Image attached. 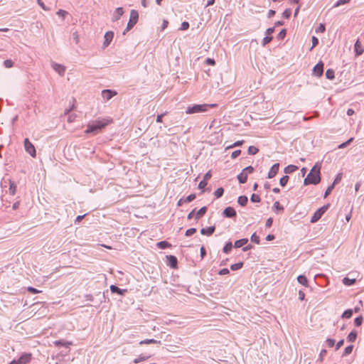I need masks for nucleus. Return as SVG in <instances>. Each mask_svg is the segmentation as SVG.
<instances>
[{
  "mask_svg": "<svg viewBox=\"0 0 364 364\" xmlns=\"http://www.w3.org/2000/svg\"><path fill=\"white\" fill-rule=\"evenodd\" d=\"M272 223H273V219L272 218H269L266 220L265 226L267 228H270L272 225Z\"/></svg>",
  "mask_w": 364,
  "mask_h": 364,
  "instance_id": "338daca9",
  "label": "nucleus"
},
{
  "mask_svg": "<svg viewBox=\"0 0 364 364\" xmlns=\"http://www.w3.org/2000/svg\"><path fill=\"white\" fill-rule=\"evenodd\" d=\"M320 171H321V166L318 164V163H316L311 169L310 172L307 175V176L305 178L304 181V184L305 186L309 185V184H314L316 185L318 184L321 181V176H320Z\"/></svg>",
  "mask_w": 364,
  "mask_h": 364,
  "instance_id": "f257e3e1",
  "label": "nucleus"
},
{
  "mask_svg": "<svg viewBox=\"0 0 364 364\" xmlns=\"http://www.w3.org/2000/svg\"><path fill=\"white\" fill-rule=\"evenodd\" d=\"M291 11L290 9H287L284 10V11L282 14V16L285 18H289L291 16Z\"/></svg>",
  "mask_w": 364,
  "mask_h": 364,
  "instance_id": "09e8293b",
  "label": "nucleus"
},
{
  "mask_svg": "<svg viewBox=\"0 0 364 364\" xmlns=\"http://www.w3.org/2000/svg\"><path fill=\"white\" fill-rule=\"evenodd\" d=\"M123 14L124 10L122 7L117 8L112 14V21L115 22L118 21L120 18V17L123 15Z\"/></svg>",
  "mask_w": 364,
  "mask_h": 364,
  "instance_id": "1a4fd4ad",
  "label": "nucleus"
},
{
  "mask_svg": "<svg viewBox=\"0 0 364 364\" xmlns=\"http://www.w3.org/2000/svg\"><path fill=\"white\" fill-rule=\"evenodd\" d=\"M250 200L252 203H259L260 201V197L258 195L253 193L251 196Z\"/></svg>",
  "mask_w": 364,
  "mask_h": 364,
  "instance_id": "37998d69",
  "label": "nucleus"
},
{
  "mask_svg": "<svg viewBox=\"0 0 364 364\" xmlns=\"http://www.w3.org/2000/svg\"><path fill=\"white\" fill-rule=\"evenodd\" d=\"M196 232V228H192L186 231L185 235L189 237Z\"/></svg>",
  "mask_w": 364,
  "mask_h": 364,
  "instance_id": "49530a36",
  "label": "nucleus"
},
{
  "mask_svg": "<svg viewBox=\"0 0 364 364\" xmlns=\"http://www.w3.org/2000/svg\"><path fill=\"white\" fill-rule=\"evenodd\" d=\"M273 209H275L277 210H284V208L283 206H282L279 203V201H276L274 203V205H273Z\"/></svg>",
  "mask_w": 364,
  "mask_h": 364,
  "instance_id": "3c124183",
  "label": "nucleus"
},
{
  "mask_svg": "<svg viewBox=\"0 0 364 364\" xmlns=\"http://www.w3.org/2000/svg\"><path fill=\"white\" fill-rule=\"evenodd\" d=\"M311 41L312 46L311 47L310 50H311L315 46H316L318 44V39L315 36H312Z\"/></svg>",
  "mask_w": 364,
  "mask_h": 364,
  "instance_id": "de8ad7c7",
  "label": "nucleus"
},
{
  "mask_svg": "<svg viewBox=\"0 0 364 364\" xmlns=\"http://www.w3.org/2000/svg\"><path fill=\"white\" fill-rule=\"evenodd\" d=\"M72 36H73V38L75 41V43H79V35H78L77 32V31L73 32Z\"/></svg>",
  "mask_w": 364,
  "mask_h": 364,
  "instance_id": "e2e57ef3",
  "label": "nucleus"
},
{
  "mask_svg": "<svg viewBox=\"0 0 364 364\" xmlns=\"http://www.w3.org/2000/svg\"><path fill=\"white\" fill-rule=\"evenodd\" d=\"M351 0H338L336 4L333 5V8H336V7H338L341 5H343V4H348L350 1Z\"/></svg>",
  "mask_w": 364,
  "mask_h": 364,
  "instance_id": "4c0bfd02",
  "label": "nucleus"
},
{
  "mask_svg": "<svg viewBox=\"0 0 364 364\" xmlns=\"http://www.w3.org/2000/svg\"><path fill=\"white\" fill-rule=\"evenodd\" d=\"M237 179L240 183H245L247 182V176L245 173L242 171L238 176Z\"/></svg>",
  "mask_w": 364,
  "mask_h": 364,
  "instance_id": "5701e85b",
  "label": "nucleus"
},
{
  "mask_svg": "<svg viewBox=\"0 0 364 364\" xmlns=\"http://www.w3.org/2000/svg\"><path fill=\"white\" fill-rule=\"evenodd\" d=\"M251 241L255 242L256 244L259 243V237L256 235V233H253L251 236Z\"/></svg>",
  "mask_w": 364,
  "mask_h": 364,
  "instance_id": "8fccbe9b",
  "label": "nucleus"
},
{
  "mask_svg": "<svg viewBox=\"0 0 364 364\" xmlns=\"http://www.w3.org/2000/svg\"><path fill=\"white\" fill-rule=\"evenodd\" d=\"M272 40V36H266L263 38L262 40V46H264L265 45H267V43H269V42H271Z\"/></svg>",
  "mask_w": 364,
  "mask_h": 364,
  "instance_id": "864d4df0",
  "label": "nucleus"
},
{
  "mask_svg": "<svg viewBox=\"0 0 364 364\" xmlns=\"http://www.w3.org/2000/svg\"><path fill=\"white\" fill-rule=\"evenodd\" d=\"M166 259H167L168 264L171 267L176 268L177 267L178 259L175 256L168 255V256H166Z\"/></svg>",
  "mask_w": 364,
  "mask_h": 364,
  "instance_id": "4468645a",
  "label": "nucleus"
},
{
  "mask_svg": "<svg viewBox=\"0 0 364 364\" xmlns=\"http://www.w3.org/2000/svg\"><path fill=\"white\" fill-rule=\"evenodd\" d=\"M334 187H335L334 184H331V186H329L327 188V189L326 190L325 193H324V198H326L328 195L331 194V193L332 192Z\"/></svg>",
  "mask_w": 364,
  "mask_h": 364,
  "instance_id": "79ce46f5",
  "label": "nucleus"
},
{
  "mask_svg": "<svg viewBox=\"0 0 364 364\" xmlns=\"http://www.w3.org/2000/svg\"><path fill=\"white\" fill-rule=\"evenodd\" d=\"M279 164L277 163V164H274L270 168L269 173H268V178H274L277 172H278V170H279Z\"/></svg>",
  "mask_w": 364,
  "mask_h": 364,
  "instance_id": "ddd939ff",
  "label": "nucleus"
},
{
  "mask_svg": "<svg viewBox=\"0 0 364 364\" xmlns=\"http://www.w3.org/2000/svg\"><path fill=\"white\" fill-rule=\"evenodd\" d=\"M207 186V182L205 181V180H202L199 184H198V188L200 189H203L204 188L205 186Z\"/></svg>",
  "mask_w": 364,
  "mask_h": 364,
  "instance_id": "774afa93",
  "label": "nucleus"
},
{
  "mask_svg": "<svg viewBox=\"0 0 364 364\" xmlns=\"http://www.w3.org/2000/svg\"><path fill=\"white\" fill-rule=\"evenodd\" d=\"M215 104L193 105L187 107L186 113L188 114L207 112L208 108L215 107Z\"/></svg>",
  "mask_w": 364,
  "mask_h": 364,
  "instance_id": "7ed1b4c3",
  "label": "nucleus"
},
{
  "mask_svg": "<svg viewBox=\"0 0 364 364\" xmlns=\"http://www.w3.org/2000/svg\"><path fill=\"white\" fill-rule=\"evenodd\" d=\"M330 205H324L321 208H318L313 215L311 218V223H314L317 222L321 216L324 214V213L328 209Z\"/></svg>",
  "mask_w": 364,
  "mask_h": 364,
  "instance_id": "39448f33",
  "label": "nucleus"
},
{
  "mask_svg": "<svg viewBox=\"0 0 364 364\" xmlns=\"http://www.w3.org/2000/svg\"><path fill=\"white\" fill-rule=\"evenodd\" d=\"M24 148L26 151L31 156L35 157L36 156V149L33 144L29 141L28 139H25L24 141Z\"/></svg>",
  "mask_w": 364,
  "mask_h": 364,
  "instance_id": "0eeeda50",
  "label": "nucleus"
},
{
  "mask_svg": "<svg viewBox=\"0 0 364 364\" xmlns=\"http://www.w3.org/2000/svg\"><path fill=\"white\" fill-rule=\"evenodd\" d=\"M363 318L361 316L355 318L354 320L355 325L356 326H360L363 323Z\"/></svg>",
  "mask_w": 364,
  "mask_h": 364,
  "instance_id": "a18cd8bd",
  "label": "nucleus"
},
{
  "mask_svg": "<svg viewBox=\"0 0 364 364\" xmlns=\"http://www.w3.org/2000/svg\"><path fill=\"white\" fill-rule=\"evenodd\" d=\"M207 211V208L205 206L202 207L199 209L196 213L195 218L196 220H199L201 217H203Z\"/></svg>",
  "mask_w": 364,
  "mask_h": 364,
  "instance_id": "6ab92c4d",
  "label": "nucleus"
},
{
  "mask_svg": "<svg viewBox=\"0 0 364 364\" xmlns=\"http://www.w3.org/2000/svg\"><path fill=\"white\" fill-rule=\"evenodd\" d=\"M230 273V271L228 268H223L220 270L219 274L220 275H225Z\"/></svg>",
  "mask_w": 364,
  "mask_h": 364,
  "instance_id": "69168bd1",
  "label": "nucleus"
},
{
  "mask_svg": "<svg viewBox=\"0 0 364 364\" xmlns=\"http://www.w3.org/2000/svg\"><path fill=\"white\" fill-rule=\"evenodd\" d=\"M114 37V33L112 31H107L105 34V41L103 43V47L106 48L107 47L111 41H112Z\"/></svg>",
  "mask_w": 364,
  "mask_h": 364,
  "instance_id": "9b49d317",
  "label": "nucleus"
},
{
  "mask_svg": "<svg viewBox=\"0 0 364 364\" xmlns=\"http://www.w3.org/2000/svg\"><path fill=\"white\" fill-rule=\"evenodd\" d=\"M223 193H224V189L220 187V188H218V189H216L215 191L214 196L217 198H220L223 195Z\"/></svg>",
  "mask_w": 364,
  "mask_h": 364,
  "instance_id": "f704fd0d",
  "label": "nucleus"
},
{
  "mask_svg": "<svg viewBox=\"0 0 364 364\" xmlns=\"http://www.w3.org/2000/svg\"><path fill=\"white\" fill-rule=\"evenodd\" d=\"M152 343H159V344H160L161 341L155 340V339H146V340H144V341H141L139 342V345L152 344Z\"/></svg>",
  "mask_w": 364,
  "mask_h": 364,
  "instance_id": "393cba45",
  "label": "nucleus"
},
{
  "mask_svg": "<svg viewBox=\"0 0 364 364\" xmlns=\"http://www.w3.org/2000/svg\"><path fill=\"white\" fill-rule=\"evenodd\" d=\"M138 19V11L134 9L131 10L129 20L127 26V31H130L136 24Z\"/></svg>",
  "mask_w": 364,
  "mask_h": 364,
  "instance_id": "20e7f679",
  "label": "nucleus"
},
{
  "mask_svg": "<svg viewBox=\"0 0 364 364\" xmlns=\"http://www.w3.org/2000/svg\"><path fill=\"white\" fill-rule=\"evenodd\" d=\"M247 197L245 196H239L238 197V199H237V203L242 205V206H245L247 203Z\"/></svg>",
  "mask_w": 364,
  "mask_h": 364,
  "instance_id": "a878e982",
  "label": "nucleus"
},
{
  "mask_svg": "<svg viewBox=\"0 0 364 364\" xmlns=\"http://www.w3.org/2000/svg\"><path fill=\"white\" fill-rule=\"evenodd\" d=\"M254 168L252 166H247L246 168H245L242 171L244 173H245L247 174V176H248V174H250L252 173H253L254 171Z\"/></svg>",
  "mask_w": 364,
  "mask_h": 364,
  "instance_id": "a19ab883",
  "label": "nucleus"
},
{
  "mask_svg": "<svg viewBox=\"0 0 364 364\" xmlns=\"http://www.w3.org/2000/svg\"><path fill=\"white\" fill-rule=\"evenodd\" d=\"M353 346L350 345L345 348L343 356H346L350 354L353 351Z\"/></svg>",
  "mask_w": 364,
  "mask_h": 364,
  "instance_id": "c9c22d12",
  "label": "nucleus"
},
{
  "mask_svg": "<svg viewBox=\"0 0 364 364\" xmlns=\"http://www.w3.org/2000/svg\"><path fill=\"white\" fill-rule=\"evenodd\" d=\"M54 344L55 346L57 347H60V346H64V347H69L70 345H72V342H70V341H65L63 340H58V341H55L54 342Z\"/></svg>",
  "mask_w": 364,
  "mask_h": 364,
  "instance_id": "a211bd4d",
  "label": "nucleus"
},
{
  "mask_svg": "<svg viewBox=\"0 0 364 364\" xmlns=\"http://www.w3.org/2000/svg\"><path fill=\"white\" fill-rule=\"evenodd\" d=\"M215 226H210L207 228H202L200 230V233L204 235L210 236L215 231Z\"/></svg>",
  "mask_w": 364,
  "mask_h": 364,
  "instance_id": "dca6fc26",
  "label": "nucleus"
},
{
  "mask_svg": "<svg viewBox=\"0 0 364 364\" xmlns=\"http://www.w3.org/2000/svg\"><path fill=\"white\" fill-rule=\"evenodd\" d=\"M242 265H243L242 262L235 263L230 266V269L233 271L238 270L242 267Z\"/></svg>",
  "mask_w": 364,
  "mask_h": 364,
  "instance_id": "e433bc0d",
  "label": "nucleus"
},
{
  "mask_svg": "<svg viewBox=\"0 0 364 364\" xmlns=\"http://www.w3.org/2000/svg\"><path fill=\"white\" fill-rule=\"evenodd\" d=\"M196 194H191L188 196H187L184 200V203H190L193 201L196 198Z\"/></svg>",
  "mask_w": 364,
  "mask_h": 364,
  "instance_id": "c03bdc74",
  "label": "nucleus"
},
{
  "mask_svg": "<svg viewBox=\"0 0 364 364\" xmlns=\"http://www.w3.org/2000/svg\"><path fill=\"white\" fill-rule=\"evenodd\" d=\"M326 342L328 346L330 348L333 347L335 345V340L332 338H327Z\"/></svg>",
  "mask_w": 364,
  "mask_h": 364,
  "instance_id": "052dcab7",
  "label": "nucleus"
},
{
  "mask_svg": "<svg viewBox=\"0 0 364 364\" xmlns=\"http://www.w3.org/2000/svg\"><path fill=\"white\" fill-rule=\"evenodd\" d=\"M9 183H10V187H9V192L10 193L14 196L15 195L16 193V184L12 182L11 181H9Z\"/></svg>",
  "mask_w": 364,
  "mask_h": 364,
  "instance_id": "72a5a7b5",
  "label": "nucleus"
},
{
  "mask_svg": "<svg viewBox=\"0 0 364 364\" xmlns=\"http://www.w3.org/2000/svg\"><path fill=\"white\" fill-rule=\"evenodd\" d=\"M189 28V23L187 21H183L181 25L180 29L182 31L187 30Z\"/></svg>",
  "mask_w": 364,
  "mask_h": 364,
  "instance_id": "13d9d810",
  "label": "nucleus"
},
{
  "mask_svg": "<svg viewBox=\"0 0 364 364\" xmlns=\"http://www.w3.org/2000/svg\"><path fill=\"white\" fill-rule=\"evenodd\" d=\"M110 290L112 293H117L119 295H123L127 291V289H120L115 285H111Z\"/></svg>",
  "mask_w": 364,
  "mask_h": 364,
  "instance_id": "f3484780",
  "label": "nucleus"
},
{
  "mask_svg": "<svg viewBox=\"0 0 364 364\" xmlns=\"http://www.w3.org/2000/svg\"><path fill=\"white\" fill-rule=\"evenodd\" d=\"M343 283L346 286H351L355 283V279H350L348 277H345L343 279Z\"/></svg>",
  "mask_w": 364,
  "mask_h": 364,
  "instance_id": "c85d7f7f",
  "label": "nucleus"
},
{
  "mask_svg": "<svg viewBox=\"0 0 364 364\" xmlns=\"http://www.w3.org/2000/svg\"><path fill=\"white\" fill-rule=\"evenodd\" d=\"M32 358V354L30 353H25L17 360H14L11 362H14V364H28L31 362Z\"/></svg>",
  "mask_w": 364,
  "mask_h": 364,
  "instance_id": "423d86ee",
  "label": "nucleus"
},
{
  "mask_svg": "<svg viewBox=\"0 0 364 364\" xmlns=\"http://www.w3.org/2000/svg\"><path fill=\"white\" fill-rule=\"evenodd\" d=\"M323 73V63L322 61H319L313 68V75L316 77L322 76Z\"/></svg>",
  "mask_w": 364,
  "mask_h": 364,
  "instance_id": "6e6552de",
  "label": "nucleus"
},
{
  "mask_svg": "<svg viewBox=\"0 0 364 364\" xmlns=\"http://www.w3.org/2000/svg\"><path fill=\"white\" fill-rule=\"evenodd\" d=\"M56 14L59 16H61L63 18H65V16L68 14V12L66 11H64V10H62V9H59Z\"/></svg>",
  "mask_w": 364,
  "mask_h": 364,
  "instance_id": "6e6d98bb",
  "label": "nucleus"
},
{
  "mask_svg": "<svg viewBox=\"0 0 364 364\" xmlns=\"http://www.w3.org/2000/svg\"><path fill=\"white\" fill-rule=\"evenodd\" d=\"M241 154V151L240 150H235V151H233L231 154V157L232 159H236L240 154Z\"/></svg>",
  "mask_w": 364,
  "mask_h": 364,
  "instance_id": "0e129e2a",
  "label": "nucleus"
},
{
  "mask_svg": "<svg viewBox=\"0 0 364 364\" xmlns=\"http://www.w3.org/2000/svg\"><path fill=\"white\" fill-rule=\"evenodd\" d=\"M357 338V332L355 331H352L348 336H347V340L348 342H354Z\"/></svg>",
  "mask_w": 364,
  "mask_h": 364,
  "instance_id": "b1692460",
  "label": "nucleus"
},
{
  "mask_svg": "<svg viewBox=\"0 0 364 364\" xmlns=\"http://www.w3.org/2000/svg\"><path fill=\"white\" fill-rule=\"evenodd\" d=\"M258 151H259V149L254 146H249L248 150H247L248 154L250 155H255L256 154L258 153Z\"/></svg>",
  "mask_w": 364,
  "mask_h": 364,
  "instance_id": "473e14b6",
  "label": "nucleus"
},
{
  "mask_svg": "<svg viewBox=\"0 0 364 364\" xmlns=\"http://www.w3.org/2000/svg\"><path fill=\"white\" fill-rule=\"evenodd\" d=\"M297 281L299 284L304 285V287H308V279L304 275H299L297 277Z\"/></svg>",
  "mask_w": 364,
  "mask_h": 364,
  "instance_id": "4be33fe9",
  "label": "nucleus"
},
{
  "mask_svg": "<svg viewBox=\"0 0 364 364\" xmlns=\"http://www.w3.org/2000/svg\"><path fill=\"white\" fill-rule=\"evenodd\" d=\"M326 77L328 80H333L335 78V73L333 69H328L326 72Z\"/></svg>",
  "mask_w": 364,
  "mask_h": 364,
  "instance_id": "cd10ccee",
  "label": "nucleus"
},
{
  "mask_svg": "<svg viewBox=\"0 0 364 364\" xmlns=\"http://www.w3.org/2000/svg\"><path fill=\"white\" fill-rule=\"evenodd\" d=\"M289 176H284L283 177H282L280 178V181H279V184L282 186H286V184L288 182V180H289Z\"/></svg>",
  "mask_w": 364,
  "mask_h": 364,
  "instance_id": "58836bf2",
  "label": "nucleus"
},
{
  "mask_svg": "<svg viewBox=\"0 0 364 364\" xmlns=\"http://www.w3.org/2000/svg\"><path fill=\"white\" fill-rule=\"evenodd\" d=\"M109 123L108 120L100 121L95 120L87 124V129L85 131V134H97L102 129H103Z\"/></svg>",
  "mask_w": 364,
  "mask_h": 364,
  "instance_id": "f03ea898",
  "label": "nucleus"
},
{
  "mask_svg": "<svg viewBox=\"0 0 364 364\" xmlns=\"http://www.w3.org/2000/svg\"><path fill=\"white\" fill-rule=\"evenodd\" d=\"M298 169V166L294 165H289L284 168V173L286 174H290Z\"/></svg>",
  "mask_w": 364,
  "mask_h": 364,
  "instance_id": "aec40b11",
  "label": "nucleus"
},
{
  "mask_svg": "<svg viewBox=\"0 0 364 364\" xmlns=\"http://www.w3.org/2000/svg\"><path fill=\"white\" fill-rule=\"evenodd\" d=\"M326 30V27H325V25L323 24V23H321L319 25V26L316 28V31L318 33V32H321V33H323Z\"/></svg>",
  "mask_w": 364,
  "mask_h": 364,
  "instance_id": "680f3d73",
  "label": "nucleus"
},
{
  "mask_svg": "<svg viewBox=\"0 0 364 364\" xmlns=\"http://www.w3.org/2000/svg\"><path fill=\"white\" fill-rule=\"evenodd\" d=\"M342 179V173H340L338 174H337V176H336V178L334 179L333 181V183L332 184H334V186L338 183Z\"/></svg>",
  "mask_w": 364,
  "mask_h": 364,
  "instance_id": "603ef678",
  "label": "nucleus"
},
{
  "mask_svg": "<svg viewBox=\"0 0 364 364\" xmlns=\"http://www.w3.org/2000/svg\"><path fill=\"white\" fill-rule=\"evenodd\" d=\"M38 4L45 11H49V9L44 4L42 0H36Z\"/></svg>",
  "mask_w": 364,
  "mask_h": 364,
  "instance_id": "4d7b16f0",
  "label": "nucleus"
},
{
  "mask_svg": "<svg viewBox=\"0 0 364 364\" xmlns=\"http://www.w3.org/2000/svg\"><path fill=\"white\" fill-rule=\"evenodd\" d=\"M287 35V31L286 29H282L278 34V38L279 39H283Z\"/></svg>",
  "mask_w": 364,
  "mask_h": 364,
  "instance_id": "bf43d9fd",
  "label": "nucleus"
},
{
  "mask_svg": "<svg viewBox=\"0 0 364 364\" xmlns=\"http://www.w3.org/2000/svg\"><path fill=\"white\" fill-rule=\"evenodd\" d=\"M157 247L161 249H165L166 247H171V244L166 241H161L157 243Z\"/></svg>",
  "mask_w": 364,
  "mask_h": 364,
  "instance_id": "c756f323",
  "label": "nucleus"
},
{
  "mask_svg": "<svg viewBox=\"0 0 364 364\" xmlns=\"http://www.w3.org/2000/svg\"><path fill=\"white\" fill-rule=\"evenodd\" d=\"M247 242H248V240L247 238L238 240L235 241V242L234 244V247L235 248L241 247L244 246L245 245H246L247 243Z\"/></svg>",
  "mask_w": 364,
  "mask_h": 364,
  "instance_id": "412c9836",
  "label": "nucleus"
},
{
  "mask_svg": "<svg viewBox=\"0 0 364 364\" xmlns=\"http://www.w3.org/2000/svg\"><path fill=\"white\" fill-rule=\"evenodd\" d=\"M354 48L357 55H360L363 54V49L361 48L358 41H357L356 43H355Z\"/></svg>",
  "mask_w": 364,
  "mask_h": 364,
  "instance_id": "bb28decb",
  "label": "nucleus"
},
{
  "mask_svg": "<svg viewBox=\"0 0 364 364\" xmlns=\"http://www.w3.org/2000/svg\"><path fill=\"white\" fill-rule=\"evenodd\" d=\"M52 68L53 70L57 72L60 75L63 76L65 71V67L63 65L58 64L55 63H53L52 64Z\"/></svg>",
  "mask_w": 364,
  "mask_h": 364,
  "instance_id": "f8f14e48",
  "label": "nucleus"
},
{
  "mask_svg": "<svg viewBox=\"0 0 364 364\" xmlns=\"http://www.w3.org/2000/svg\"><path fill=\"white\" fill-rule=\"evenodd\" d=\"M232 248V245L231 242H227L223 247V252L225 254H228Z\"/></svg>",
  "mask_w": 364,
  "mask_h": 364,
  "instance_id": "7c9ffc66",
  "label": "nucleus"
},
{
  "mask_svg": "<svg viewBox=\"0 0 364 364\" xmlns=\"http://www.w3.org/2000/svg\"><path fill=\"white\" fill-rule=\"evenodd\" d=\"M352 315H353V310L347 309L343 313L342 318H350L352 316Z\"/></svg>",
  "mask_w": 364,
  "mask_h": 364,
  "instance_id": "2f4dec72",
  "label": "nucleus"
},
{
  "mask_svg": "<svg viewBox=\"0 0 364 364\" xmlns=\"http://www.w3.org/2000/svg\"><path fill=\"white\" fill-rule=\"evenodd\" d=\"M149 356L139 355L138 358L134 360V363H139L148 359Z\"/></svg>",
  "mask_w": 364,
  "mask_h": 364,
  "instance_id": "ea45409f",
  "label": "nucleus"
},
{
  "mask_svg": "<svg viewBox=\"0 0 364 364\" xmlns=\"http://www.w3.org/2000/svg\"><path fill=\"white\" fill-rule=\"evenodd\" d=\"M223 214L225 218H234L236 216V211L233 208L229 206L224 209Z\"/></svg>",
  "mask_w": 364,
  "mask_h": 364,
  "instance_id": "9d476101",
  "label": "nucleus"
},
{
  "mask_svg": "<svg viewBox=\"0 0 364 364\" xmlns=\"http://www.w3.org/2000/svg\"><path fill=\"white\" fill-rule=\"evenodd\" d=\"M13 64L14 63L11 60H6L4 61V65L7 68H11Z\"/></svg>",
  "mask_w": 364,
  "mask_h": 364,
  "instance_id": "5fc2aeb1",
  "label": "nucleus"
},
{
  "mask_svg": "<svg viewBox=\"0 0 364 364\" xmlns=\"http://www.w3.org/2000/svg\"><path fill=\"white\" fill-rule=\"evenodd\" d=\"M117 94L116 92L112 91L110 90H104L102 92V96L105 100H110L114 95Z\"/></svg>",
  "mask_w": 364,
  "mask_h": 364,
  "instance_id": "2eb2a0df",
  "label": "nucleus"
}]
</instances>
